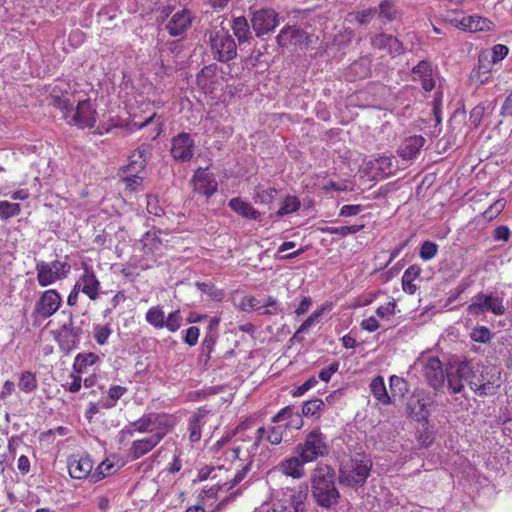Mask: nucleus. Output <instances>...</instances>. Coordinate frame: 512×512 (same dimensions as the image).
Wrapping results in <instances>:
<instances>
[{"mask_svg": "<svg viewBox=\"0 0 512 512\" xmlns=\"http://www.w3.org/2000/svg\"><path fill=\"white\" fill-rule=\"evenodd\" d=\"M506 206V201L505 199L503 198H500L498 200H496L494 203H492L484 212H483V217L488 220V221H491L493 219H495L502 211L503 209L505 208Z\"/></svg>", "mask_w": 512, "mask_h": 512, "instance_id": "obj_54", "label": "nucleus"}, {"mask_svg": "<svg viewBox=\"0 0 512 512\" xmlns=\"http://www.w3.org/2000/svg\"><path fill=\"white\" fill-rule=\"evenodd\" d=\"M298 410L295 409V407L293 406H286L284 408H282L277 414H275L271 421L272 423L274 424H277V423H280V422H283V421H289L293 415H295V413L297 412Z\"/></svg>", "mask_w": 512, "mask_h": 512, "instance_id": "obj_61", "label": "nucleus"}, {"mask_svg": "<svg viewBox=\"0 0 512 512\" xmlns=\"http://www.w3.org/2000/svg\"><path fill=\"white\" fill-rule=\"evenodd\" d=\"M425 144V138L420 135L411 136L404 140L399 148V155L403 160H412L419 154Z\"/></svg>", "mask_w": 512, "mask_h": 512, "instance_id": "obj_27", "label": "nucleus"}, {"mask_svg": "<svg viewBox=\"0 0 512 512\" xmlns=\"http://www.w3.org/2000/svg\"><path fill=\"white\" fill-rule=\"evenodd\" d=\"M295 453L307 463L328 455L329 445L326 436L318 428L310 431L304 441L296 445Z\"/></svg>", "mask_w": 512, "mask_h": 512, "instance_id": "obj_7", "label": "nucleus"}, {"mask_svg": "<svg viewBox=\"0 0 512 512\" xmlns=\"http://www.w3.org/2000/svg\"><path fill=\"white\" fill-rule=\"evenodd\" d=\"M412 77L415 81H420L425 91H431L435 87L432 65L428 61H420L412 69Z\"/></svg>", "mask_w": 512, "mask_h": 512, "instance_id": "obj_25", "label": "nucleus"}, {"mask_svg": "<svg viewBox=\"0 0 512 512\" xmlns=\"http://www.w3.org/2000/svg\"><path fill=\"white\" fill-rule=\"evenodd\" d=\"M509 53V48L503 44L494 45L489 51H483L481 55H487L488 60L493 64L497 65L500 63Z\"/></svg>", "mask_w": 512, "mask_h": 512, "instance_id": "obj_42", "label": "nucleus"}, {"mask_svg": "<svg viewBox=\"0 0 512 512\" xmlns=\"http://www.w3.org/2000/svg\"><path fill=\"white\" fill-rule=\"evenodd\" d=\"M438 252V245L432 241H424L420 247L419 255L422 260L429 261L433 259Z\"/></svg>", "mask_w": 512, "mask_h": 512, "instance_id": "obj_55", "label": "nucleus"}, {"mask_svg": "<svg viewBox=\"0 0 512 512\" xmlns=\"http://www.w3.org/2000/svg\"><path fill=\"white\" fill-rule=\"evenodd\" d=\"M372 468V462L366 454H356L343 460L339 467V482L352 488L364 485Z\"/></svg>", "mask_w": 512, "mask_h": 512, "instance_id": "obj_4", "label": "nucleus"}, {"mask_svg": "<svg viewBox=\"0 0 512 512\" xmlns=\"http://www.w3.org/2000/svg\"><path fill=\"white\" fill-rule=\"evenodd\" d=\"M300 208V201L296 196H287L282 202L277 215L279 217L291 214Z\"/></svg>", "mask_w": 512, "mask_h": 512, "instance_id": "obj_49", "label": "nucleus"}, {"mask_svg": "<svg viewBox=\"0 0 512 512\" xmlns=\"http://www.w3.org/2000/svg\"><path fill=\"white\" fill-rule=\"evenodd\" d=\"M308 496V488L306 486H298L291 490L290 501L294 512H306L305 501Z\"/></svg>", "mask_w": 512, "mask_h": 512, "instance_id": "obj_37", "label": "nucleus"}, {"mask_svg": "<svg viewBox=\"0 0 512 512\" xmlns=\"http://www.w3.org/2000/svg\"><path fill=\"white\" fill-rule=\"evenodd\" d=\"M306 463L301 456L296 454L283 459L276 468L285 476L301 479L305 475L304 465Z\"/></svg>", "mask_w": 512, "mask_h": 512, "instance_id": "obj_23", "label": "nucleus"}, {"mask_svg": "<svg viewBox=\"0 0 512 512\" xmlns=\"http://www.w3.org/2000/svg\"><path fill=\"white\" fill-rule=\"evenodd\" d=\"M71 266L67 262L54 260L45 262L43 260L36 261L35 270L37 273V282L41 287H47L58 281L65 279Z\"/></svg>", "mask_w": 512, "mask_h": 512, "instance_id": "obj_8", "label": "nucleus"}, {"mask_svg": "<svg viewBox=\"0 0 512 512\" xmlns=\"http://www.w3.org/2000/svg\"><path fill=\"white\" fill-rule=\"evenodd\" d=\"M450 23L454 27L470 33L489 31L492 27V22L490 20L479 15L454 17L450 19Z\"/></svg>", "mask_w": 512, "mask_h": 512, "instance_id": "obj_18", "label": "nucleus"}, {"mask_svg": "<svg viewBox=\"0 0 512 512\" xmlns=\"http://www.w3.org/2000/svg\"><path fill=\"white\" fill-rule=\"evenodd\" d=\"M431 400L427 393L424 391H416L410 397L407 403V409L410 415L416 420H425L428 417V406Z\"/></svg>", "mask_w": 512, "mask_h": 512, "instance_id": "obj_21", "label": "nucleus"}, {"mask_svg": "<svg viewBox=\"0 0 512 512\" xmlns=\"http://www.w3.org/2000/svg\"><path fill=\"white\" fill-rule=\"evenodd\" d=\"M57 87L53 89L52 103L54 107L62 112L66 122L82 129L93 128L97 121V111L91 100H76L75 96L67 91L62 95H57Z\"/></svg>", "mask_w": 512, "mask_h": 512, "instance_id": "obj_2", "label": "nucleus"}, {"mask_svg": "<svg viewBox=\"0 0 512 512\" xmlns=\"http://www.w3.org/2000/svg\"><path fill=\"white\" fill-rule=\"evenodd\" d=\"M372 45L374 48L385 51L391 56L400 55L404 51L401 42L396 37L385 33L374 36L372 38Z\"/></svg>", "mask_w": 512, "mask_h": 512, "instance_id": "obj_24", "label": "nucleus"}, {"mask_svg": "<svg viewBox=\"0 0 512 512\" xmlns=\"http://www.w3.org/2000/svg\"><path fill=\"white\" fill-rule=\"evenodd\" d=\"M286 432V429L283 425H268L267 427H259L255 432V437L253 443L250 445V447L246 448V458H243L241 456L243 451V446L241 445H235L231 448H228L224 452L225 460L230 462H238L236 464V472L234 473V476L231 480L220 484L219 482L216 485L211 486L207 490V494L209 497H212L216 495L218 490H222L224 488L231 489L234 486H236L238 483H240L244 477L246 476L247 472L251 468V461H247L249 456L251 454L256 453L260 443L262 440L267 441L271 445H279L282 440L284 433Z\"/></svg>", "mask_w": 512, "mask_h": 512, "instance_id": "obj_1", "label": "nucleus"}, {"mask_svg": "<svg viewBox=\"0 0 512 512\" xmlns=\"http://www.w3.org/2000/svg\"><path fill=\"white\" fill-rule=\"evenodd\" d=\"M139 172H132L128 170V166L123 170L122 181L125 184V189L131 192L139 190L142 185V178L138 175Z\"/></svg>", "mask_w": 512, "mask_h": 512, "instance_id": "obj_43", "label": "nucleus"}, {"mask_svg": "<svg viewBox=\"0 0 512 512\" xmlns=\"http://www.w3.org/2000/svg\"><path fill=\"white\" fill-rule=\"evenodd\" d=\"M206 415V411L200 409L189 418L188 431L191 442H198L201 439V429L206 423Z\"/></svg>", "mask_w": 512, "mask_h": 512, "instance_id": "obj_32", "label": "nucleus"}, {"mask_svg": "<svg viewBox=\"0 0 512 512\" xmlns=\"http://www.w3.org/2000/svg\"><path fill=\"white\" fill-rule=\"evenodd\" d=\"M324 312V308H320L316 311H314L297 329L296 333L292 337V339L296 338L299 334L305 333L309 328L314 326L318 321L319 318L322 316Z\"/></svg>", "mask_w": 512, "mask_h": 512, "instance_id": "obj_52", "label": "nucleus"}, {"mask_svg": "<svg viewBox=\"0 0 512 512\" xmlns=\"http://www.w3.org/2000/svg\"><path fill=\"white\" fill-rule=\"evenodd\" d=\"M476 380L471 382L470 389L478 396L485 397L497 393L501 385V373L496 366L482 368Z\"/></svg>", "mask_w": 512, "mask_h": 512, "instance_id": "obj_10", "label": "nucleus"}, {"mask_svg": "<svg viewBox=\"0 0 512 512\" xmlns=\"http://www.w3.org/2000/svg\"><path fill=\"white\" fill-rule=\"evenodd\" d=\"M396 302L394 299L385 303L384 305L379 306L376 309V315L382 320H391L396 313Z\"/></svg>", "mask_w": 512, "mask_h": 512, "instance_id": "obj_53", "label": "nucleus"}, {"mask_svg": "<svg viewBox=\"0 0 512 512\" xmlns=\"http://www.w3.org/2000/svg\"><path fill=\"white\" fill-rule=\"evenodd\" d=\"M100 360V357L95 353H80L75 357L73 370L78 374L86 371L87 367L93 366Z\"/></svg>", "mask_w": 512, "mask_h": 512, "instance_id": "obj_36", "label": "nucleus"}, {"mask_svg": "<svg viewBox=\"0 0 512 512\" xmlns=\"http://www.w3.org/2000/svg\"><path fill=\"white\" fill-rule=\"evenodd\" d=\"M182 323H183V317H182L181 311L179 309L174 310V311L170 312L167 317H165L164 328H166L169 332L174 333L180 329V327L182 326Z\"/></svg>", "mask_w": 512, "mask_h": 512, "instance_id": "obj_51", "label": "nucleus"}, {"mask_svg": "<svg viewBox=\"0 0 512 512\" xmlns=\"http://www.w3.org/2000/svg\"><path fill=\"white\" fill-rule=\"evenodd\" d=\"M229 208L246 219L257 220L260 217V212L257 211L249 202L244 201L240 197H235L229 200Z\"/></svg>", "mask_w": 512, "mask_h": 512, "instance_id": "obj_31", "label": "nucleus"}, {"mask_svg": "<svg viewBox=\"0 0 512 512\" xmlns=\"http://www.w3.org/2000/svg\"><path fill=\"white\" fill-rule=\"evenodd\" d=\"M375 167L376 169L380 170L383 175H390L394 171L392 158L387 156H382L376 159Z\"/></svg>", "mask_w": 512, "mask_h": 512, "instance_id": "obj_60", "label": "nucleus"}, {"mask_svg": "<svg viewBox=\"0 0 512 512\" xmlns=\"http://www.w3.org/2000/svg\"><path fill=\"white\" fill-rule=\"evenodd\" d=\"M370 390L373 397L383 405L392 404L391 396L387 392L384 378L382 376H376L371 380Z\"/></svg>", "mask_w": 512, "mask_h": 512, "instance_id": "obj_33", "label": "nucleus"}, {"mask_svg": "<svg viewBox=\"0 0 512 512\" xmlns=\"http://www.w3.org/2000/svg\"><path fill=\"white\" fill-rule=\"evenodd\" d=\"M420 274L421 268L417 265H411L405 270L402 276V289L405 293L413 295L416 292L417 286L414 281L419 278Z\"/></svg>", "mask_w": 512, "mask_h": 512, "instance_id": "obj_34", "label": "nucleus"}, {"mask_svg": "<svg viewBox=\"0 0 512 512\" xmlns=\"http://www.w3.org/2000/svg\"><path fill=\"white\" fill-rule=\"evenodd\" d=\"M195 141L189 133H179L171 140L170 153L179 162H188L194 156Z\"/></svg>", "mask_w": 512, "mask_h": 512, "instance_id": "obj_15", "label": "nucleus"}, {"mask_svg": "<svg viewBox=\"0 0 512 512\" xmlns=\"http://www.w3.org/2000/svg\"><path fill=\"white\" fill-rule=\"evenodd\" d=\"M18 387L25 393H31L38 387V381L34 373L26 371L20 375Z\"/></svg>", "mask_w": 512, "mask_h": 512, "instance_id": "obj_44", "label": "nucleus"}, {"mask_svg": "<svg viewBox=\"0 0 512 512\" xmlns=\"http://www.w3.org/2000/svg\"><path fill=\"white\" fill-rule=\"evenodd\" d=\"M163 432L153 433L147 437L134 440L129 448V455L136 460L152 451L165 437Z\"/></svg>", "mask_w": 512, "mask_h": 512, "instance_id": "obj_20", "label": "nucleus"}, {"mask_svg": "<svg viewBox=\"0 0 512 512\" xmlns=\"http://www.w3.org/2000/svg\"><path fill=\"white\" fill-rule=\"evenodd\" d=\"M193 191L210 198L218 189V182L213 173L208 168L199 167L194 172L191 179Z\"/></svg>", "mask_w": 512, "mask_h": 512, "instance_id": "obj_16", "label": "nucleus"}, {"mask_svg": "<svg viewBox=\"0 0 512 512\" xmlns=\"http://www.w3.org/2000/svg\"><path fill=\"white\" fill-rule=\"evenodd\" d=\"M127 392V388L120 385H113L108 390V396L100 401L104 409H111L116 406L117 401Z\"/></svg>", "mask_w": 512, "mask_h": 512, "instance_id": "obj_39", "label": "nucleus"}, {"mask_svg": "<svg viewBox=\"0 0 512 512\" xmlns=\"http://www.w3.org/2000/svg\"><path fill=\"white\" fill-rule=\"evenodd\" d=\"M334 470L326 464H318L313 470L312 494L316 502L322 506L329 508L335 505L339 498V492L334 484Z\"/></svg>", "mask_w": 512, "mask_h": 512, "instance_id": "obj_3", "label": "nucleus"}, {"mask_svg": "<svg viewBox=\"0 0 512 512\" xmlns=\"http://www.w3.org/2000/svg\"><path fill=\"white\" fill-rule=\"evenodd\" d=\"M81 334L82 329L75 326L72 315H70L68 322L61 325L55 332V339L62 351L69 352L77 348Z\"/></svg>", "mask_w": 512, "mask_h": 512, "instance_id": "obj_14", "label": "nucleus"}, {"mask_svg": "<svg viewBox=\"0 0 512 512\" xmlns=\"http://www.w3.org/2000/svg\"><path fill=\"white\" fill-rule=\"evenodd\" d=\"M259 307H262L260 310L261 315H276L279 313L277 300L272 296H269L266 302L263 305H259Z\"/></svg>", "mask_w": 512, "mask_h": 512, "instance_id": "obj_63", "label": "nucleus"}, {"mask_svg": "<svg viewBox=\"0 0 512 512\" xmlns=\"http://www.w3.org/2000/svg\"><path fill=\"white\" fill-rule=\"evenodd\" d=\"M197 85L204 90L205 93H212L217 84V66H205L196 77Z\"/></svg>", "mask_w": 512, "mask_h": 512, "instance_id": "obj_28", "label": "nucleus"}, {"mask_svg": "<svg viewBox=\"0 0 512 512\" xmlns=\"http://www.w3.org/2000/svg\"><path fill=\"white\" fill-rule=\"evenodd\" d=\"M195 286L199 291L209 296L213 301H221L225 297V293L222 289L217 288L211 282H196Z\"/></svg>", "mask_w": 512, "mask_h": 512, "instance_id": "obj_41", "label": "nucleus"}, {"mask_svg": "<svg viewBox=\"0 0 512 512\" xmlns=\"http://www.w3.org/2000/svg\"><path fill=\"white\" fill-rule=\"evenodd\" d=\"M255 512H290V509L279 502L263 503Z\"/></svg>", "mask_w": 512, "mask_h": 512, "instance_id": "obj_64", "label": "nucleus"}, {"mask_svg": "<svg viewBox=\"0 0 512 512\" xmlns=\"http://www.w3.org/2000/svg\"><path fill=\"white\" fill-rule=\"evenodd\" d=\"M194 15L188 8L176 11L169 19L166 29L171 36H180L192 25Z\"/></svg>", "mask_w": 512, "mask_h": 512, "instance_id": "obj_19", "label": "nucleus"}, {"mask_svg": "<svg viewBox=\"0 0 512 512\" xmlns=\"http://www.w3.org/2000/svg\"><path fill=\"white\" fill-rule=\"evenodd\" d=\"M306 40L305 32L295 27H285L277 36V42L282 47L302 44Z\"/></svg>", "mask_w": 512, "mask_h": 512, "instance_id": "obj_30", "label": "nucleus"}, {"mask_svg": "<svg viewBox=\"0 0 512 512\" xmlns=\"http://www.w3.org/2000/svg\"><path fill=\"white\" fill-rule=\"evenodd\" d=\"M149 157L148 146L139 147L131 156V161L128 164V170L132 172H141Z\"/></svg>", "mask_w": 512, "mask_h": 512, "instance_id": "obj_35", "label": "nucleus"}, {"mask_svg": "<svg viewBox=\"0 0 512 512\" xmlns=\"http://www.w3.org/2000/svg\"><path fill=\"white\" fill-rule=\"evenodd\" d=\"M141 242L144 244V248L147 251H154V248L157 249L162 243L161 240L156 236L154 232H147Z\"/></svg>", "mask_w": 512, "mask_h": 512, "instance_id": "obj_62", "label": "nucleus"}, {"mask_svg": "<svg viewBox=\"0 0 512 512\" xmlns=\"http://www.w3.org/2000/svg\"><path fill=\"white\" fill-rule=\"evenodd\" d=\"M21 213V206L6 200L0 201V220L7 221Z\"/></svg>", "mask_w": 512, "mask_h": 512, "instance_id": "obj_46", "label": "nucleus"}, {"mask_svg": "<svg viewBox=\"0 0 512 512\" xmlns=\"http://www.w3.org/2000/svg\"><path fill=\"white\" fill-rule=\"evenodd\" d=\"M390 391H391V400L396 397L403 398L405 394L408 392V383L401 377L397 375H392L389 378Z\"/></svg>", "mask_w": 512, "mask_h": 512, "instance_id": "obj_40", "label": "nucleus"}, {"mask_svg": "<svg viewBox=\"0 0 512 512\" xmlns=\"http://www.w3.org/2000/svg\"><path fill=\"white\" fill-rule=\"evenodd\" d=\"M210 44L214 57L221 62H228L236 56V43L224 29L210 34Z\"/></svg>", "mask_w": 512, "mask_h": 512, "instance_id": "obj_12", "label": "nucleus"}, {"mask_svg": "<svg viewBox=\"0 0 512 512\" xmlns=\"http://www.w3.org/2000/svg\"><path fill=\"white\" fill-rule=\"evenodd\" d=\"M415 367L420 369L422 376L434 390L443 387L447 373L445 374L442 363L437 357L422 355L415 362Z\"/></svg>", "mask_w": 512, "mask_h": 512, "instance_id": "obj_9", "label": "nucleus"}, {"mask_svg": "<svg viewBox=\"0 0 512 512\" xmlns=\"http://www.w3.org/2000/svg\"><path fill=\"white\" fill-rule=\"evenodd\" d=\"M494 66L487 58V55L479 54L478 65L471 72V79L480 85L486 84L490 81L491 72Z\"/></svg>", "mask_w": 512, "mask_h": 512, "instance_id": "obj_29", "label": "nucleus"}, {"mask_svg": "<svg viewBox=\"0 0 512 512\" xmlns=\"http://www.w3.org/2000/svg\"><path fill=\"white\" fill-rule=\"evenodd\" d=\"M377 14L383 23H387L395 20L397 18L398 12L395 6L390 1L385 0L379 5V10H377Z\"/></svg>", "mask_w": 512, "mask_h": 512, "instance_id": "obj_47", "label": "nucleus"}, {"mask_svg": "<svg viewBox=\"0 0 512 512\" xmlns=\"http://www.w3.org/2000/svg\"><path fill=\"white\" fill-rule=\"evenodd\" d=\"M324 407V402L321 399L315 398L306 401L302 407V414L305 417H319L320 412Z\"/></svg>", "mask_w": 512, "mask_h": 512, "instance_id": "obj_48", "label": "nucleus"}, {"mask_svg": "<svg viewBox=\"0 0 512 512\" xmlns=\"http://www.w3.org/2000/svg\"><path fill=\"white\" fill-rule=\"evenodd\" d=\"M174 426L173 418L167 414L150 412L143 414L139 419L131 422L122 433L133 436L137 433H158L163 432L167 435L170 429Z\"/></svg>", "mask_w": 512, "mask_h": 512, "instance_id": "obj_5", "label": "nucleus"}, {"mask_svg": "<svg viewBox=\"0 0 512 512\" xmlns=\"http://www.w3.org/2000/svg\"><path fill=\"white\" fill-rule=\"evenodd\" d=\"M62 305V297L55 289H48L41 293L33 309L36 319H48L53 316Z\"/></svg>", "mask_w": 512, "mask_h": 512, "instance_id": "obj_13", "label": "nucleus"}, {"mask_svg": "<svg viewBox=\"0 0 512 512\" xmlns=\"http://www.w3.org/2000/svg\"><path fill=\"white\" fill-rule=\"evenodd\" d=\"M252 27L259 37L273 31L279 25L277 13L272 9H261L253 14Z\"/></svg>", "mask_w": 512, "mask_h": 512, "instance_id": "obj_17", "label": "nucleus"}, {"mask_svg": "<svg viewBox=\"0 0 512 512\" xmlns=\"http://www.w3.org/2000/svg\"><path fill=\"white\" fill-rule=\"evenodd\" d=\"M165 317L163 308L160 305L150 307L145 314L146 322L156 329L164 328Z\"/></svg>", "mask_w": 512, "mask_h": 512, "instance_id": "obj_38", "label": "nucleus"}, {"mask_svg": "<svg viewBox=\"0 0 512 512\" xmlns=\"http://www.w3.org/2000/svg\"><path fill=\"white\" fill-rule=\"evenodd\" d=\"M232 29L239 42H245L248 39L250 31L245 17H236L233 20Z\"/></svg>", "mask_w": 512, "mask_h": 512, "instance_id": "obj_45", "label": "nucleus"}, {"mask_svg": "<svg viewBox=\"0 0 512 512\" xmlns=\"http://www.w3.org/2000/svg\"><path fill=\"white\" fill-rule=\"evenodd\" d=\"M275 194V189L259 185L255 188L254 201L255 203L268 204L273 201Z\"/></svg>", "mask_w": 512, "mask_h": 512, "instance_id": "obj_50", "label": "nucleus"}, {"mask_svg": "<svg viewBox=\"0 0 512 512\" xmlns=\"http://www.w3.org/2000/svg\"><path fill=\"white\" fill-rule=\"evenodd\" d=\"M111 334L112 330L108 326L96 325L93 329L94 339L99 345L106 344Z\"/></svg>", "mask_w": 512, "mask_h": 512, "instance_id": "obj_58", "label": "nucleus"}, {"mask_svg": "<svg viewBox=\"0 0 512 512\" xmlns=\"http://www.w3.org/2000/svg\"><path fill=\"white\" fill-rule=\"evenodd\" d=\"M482 368H486V366L473 361H461L451 365L447 372V382L451 393H460L464 388V383L470 388L471 382L476 380V375L481 373Z\"/></svg>", "mask_w": 512, "mask_h": 512, "instance_id": "obj_6", "label": "nucleus"}, {"mask_svg": "<svg viewBox=\"0 0 512 512\" xmlns=\"http://www.w3.org/2000/svg\"><path fill=\"white\" fill-rule=\"evenodd\" d=\"M93 462L89 456L74 457L68 462L69 474L75 479H84L91 474Z\"/></svg>", "mask_w": 512, "mask_h": 512, "instance_id": "obj_26", "label": "nucleus"}, {"mask_svg": "<svg viewBox=\"0 0 512 512\" xmlns=\"http://www.w3.org/2000/svg\"><path fill=\"white\" fill-rule=\"evenodd\" d=\"M491 331L486 326H476L470 332V337L475 342L487 343L491 339Z\"/></svg>", "mask_w": 512, "mask_h": 512, "instance_id": "obj_57", "label": "nucleus"}, {"mask_svg": "<svg viewBox=\"0 0 512 512\" xmlns=\"http://www.w3.org/2000/svg\"><path fill=\"white\" fill-rule=\"evenodd\" d=\"M114 465L111 463H108L107 461H103L96 469V471L91 474V479L93 482H97L106 476L110 475L112 473Z\"/></svg>", "mask_w": 512, "mask_h": 512, "instance_id": "obj_59", "label": "nucleus"}, {"mask_svg": "<svg viewBox=\"0 0 512 512\" xmlns=\"http://www.w3.org/2000/svg\"><path fill=\"white\" fill-rule=\"evenodd\" d=\"M468 312L472 315H481L487 312L502 315L505 312L503 297L498 293H478L468 306Z\"/></svg>", "mask_w": 512, "mask_h": 512, "instance_id": "obj_11", "label": "nucleus"}, {"mask_svg": "<svg viewBox=\"0 0 512 512\" xmlns=\"http://www.w3.org/2000/svg\"><path fill=\"white\" fill-rule=\"evenodd\" d=\"M82 269L83 273L78 278L82 284V292L94 301L100 294V281L91 266L83 264Z\"/></svg>", "mask_w": 512, "mask_h": 512, "instance_id": "obj_22", "label": "nucleus"}, {"mask_svg": "<svg viewBox=\"0 0 512 512\" xmlns=\"http://www.w3.org/2000/svg\"><path fill=\"white\" fill-rule=\"evenodd\" d=\"M364 225H351V226H340V227H327L325 231L329 234H336L341 237H346L350 234H355L363 229Z\"/></svg>", "mask_w": 512, "mask_h": 512, "instance_id": "obj_56", "label": "nucleus"}]
</instances>
